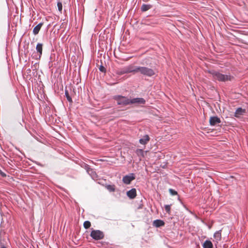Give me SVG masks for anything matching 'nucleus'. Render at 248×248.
Masks as SVG:
<instances>
[{"label": "nucleus", "instance_id": "obj_1", "mask_svg": "<svg viewBox=\"0 0 248 248\" xmlns=\"http://www.w3.org/2000/svg\"><path fill=\"white\" fill-rule=\"evenodd\" d=\"M208 73L212 75L214 80H217L219 82H226L231 81L234 79V77L230 73L224 74L220 73L219 71L215 70H209Z\"/></svg>", "mask_w": 248, "mask_h": 248}, {"label": "nucleus", "instance_id": "obj_2", "mask_svg": "<svg viewBox=\"0 0 248 248\" xmlns=\"http://www.w3.org/2000/svg\"><path fill=\"white\" fill-rule=\"evenodd\" d=\"M138 72L144 76L151 77L155 75L156 70L155 68L137 66V73Z\"/></svg>", "mask_w": 248, "mask_h": 248}, {"label": "nucleus", "instance_id": "obj_3", "mask_svg": "<svg viewBox=\"0 0 248 248\" xmlns=\"http://www.w3.org/2000/svg\"><path fill=\"white\" fill-rule=\"evenodd\" d=\"M130 73H132L134 74L137 73V66L134 65L133 64H130L127 66L124 67L118 72V74L120 75H122L124 74H128Z\"/></svg>", "mask_w": 248, "mask_h": 248}, {"label": "nucleus", "instance_id": "obj_4", "mask_svg": "<svg viewBox=\"0 0 248 248\" xmlns=\"http://www.w3.org/2000/svg\"><path fill=\"white\" fill-rule=\"evenodd\" d=\"M113 98L117 101V103L119 105L127 106L130 105V99L127 97L118 95L114 96Z\"/></svg>", "mask_w": 248, "mask_h": 248}, {"label": "nucleus", "instance_id": "obj_5", "mask_svg": "<svg viewBox=\"0 0 248 248\" xmlns=\"http://www.w3.org/2000/svg\"><path fill=\"white\" fill-rule=\"evenodd\" d=\"M90 236L93 239L95 240H99L104 238V234L103 232L100 230H92Z\"/></svg>", "mask_w": 248, "mask_h": 248}, {"label": "nucleus", "instance_id": "obj_6", "mask_svg": "<svg viewBox=\"0 0 248 248\" xmlns=\"http://www.w3.org/2000/svg\"><path fill=\"white\" fill-rule=\"evenodd\" d=\"M136 178L135 174L133 173H130L127 175H124L123 177V182L126 184L129 185L130 184L132 181L135 180Z\"/></svg>", "mask_w": 248, "mask_h": 248}, {"label": "nucleus", "instance_id": "obj_7", "mask_svg": "<svg viewBox=\"0 0 248 248\" xmlns=\"http://www.w3.org/2000/svg\"><path fill=\"white\" fill-rule=\"evenodd\" d=\"M36 50L38 54L34 55L32 57L36 60H39L42 55L43 44L42 43H38L36 46Z\"/></svg>", "mask_w": 248, "mask_h": 248}, {"label": "nucleus", "instance_id": "obj_8", "mask_svg": "<svg viewBox=\"0 0 248 248\" xmlns=\"http://www.w3.org/2000/svg\"><path fill=\"white\" fill-rule=\"evenodd\" d=\"M146 103L145 100L143 98H134L130 99V104H138V105H144Z\"/></svg>", "mask_w": 248, "mask_h": 248}, {"label": "nucleus", "instance_id": "obj_9", "mask_svg": "<svg viewBox=\"0 0 248 248\" xmlns=\"http://www.w3.org/2000/svg\"><path fill=\"white\" fill-rule=\"evenodd\" d=\"M220 123L221 120L217 116H212L210 118L209 123L211 126H216Z\"/></svg>", "mask_w": 248, "mask_h": 248}, {"label": "nucleus", "instance_id": "obj_10", "mask_svg": "<svg viewBox=\"0 0 248 248\" xmlns=\"http://www.w3.org/2000/svg\"><path fill=\"white\" fill-rule=\"evenodd\" d=\"M126 195L130 199H134L137 196L136 188H133L126 192Z\"/></svg>", "mask_w": 248, "mask_h": 248}, {"label": "nucleus", "instance_id": "obj_11", "mask_svg": "<svg viewBox=\"0 0 248 248\" xmlns=\"http://www.w3.org/2000/svg\"><path fill=\"white\" fill-rule=\"evenodd\" d=\"M246 112L245 109L242 108H237L234 113V116L238 118L240 116L243 115Z\"/></svg>", "mask_w": 248, "mask_h": 248}, {"label": "nucleus", "instance_id": "obj_12", "mask_svg": "<svg viewBox=\"0 0 248 248\" xmlns=\"http://www.w3.org/2000/svg\"><path fill=\"white\" fill-rule=\"evenodd\" d=\"M165 222L161 219H156L153 221V225L156 228H159L165 225Z\"/></svg>", "mask_w": 248, "mask_h": 248}, {"label": "nucleus", "instance_id": "obj_13", "mask_svg": "<svg viewBox=\"0 0 248 248\" xmlns=\"http://www.w3.org/2000/svg\"><path fill=\"white\" fill-rule=\"evenodd\" d=\"M150 138L148 135H144L142 138L140 139L139 142L142 145H146L150 140Z\"/></svg>", "mask_w": 248, "mask_h": 248}, {"label": "nucleus", "instance_id": "obj_14", "mask_svg": "<svg viewBox=\"0 0 248 248\" xmlns=\"http://www.w3.org/2000/svg\"><path fill=\"white\" fill-rule=\"evenodd\" d=\"M89 175L91 177V178L93 180H96L98 177V175L95 172V171L93 169L91 168L90 170L87 172Z\"/></svg>", "mask_w": 248, "mask_h": 248}, {"label": "nucleus", "instance_id": "obj_15", "mask_svg": "<svg viewBox=\"0 0 248 248\" xmlns=\"http://www.w3.org/2000/svg\"><path fill=\"white\" fill-rule=\"evenodd\" d=\"M43 25V23H40L33 28L32 31L33 34L37 35V34H38Z\"/></svg>", "mask_w": 248, "mask_h": 248}, {"label": "nucleus", "instance_id": "obj_16", "mask_svg": "<svg viewBox=\"0 0 248 248\" xmlns=\"http://www.w3.org/2000/svg\"><path fill=\"white\" fill-rule=\"evenodd\" d=\"M203 248H213V245L212 242L209 240H206L202 245Z\"/></svg>", "mask_w": 248, "mask_h": 248}, {"label": "nucleus", "instance_id": "obj_17", "mask_svg": "<svg viewBox=\"0 0 248 248\" xmlns=\"http://www.w3.org/2000/svg\"><path fill=\"white\" fill-rule=\"evenodd\" d=\"M152 7L151 5L143 4L141 6V10L142 12H146L150 9Z\"/></svg>", "mask_w": 248, "mask_h": 248}, {"label": "nucleus", "instance_id": "obj_18", "mask_svg": "<svg viewBox=\"0 0 248 248\" xmlns=\"http://www.w3.org/2000/svg\"><path fill=\"white\" fill-rule=\"evenodd\" d=\"M64 93H65V96L67 101L71 104H72L73 100H72V97L69 95L68 91L66 89L65 90Z\"/></svg>", "mask_w": 248, "mask_h": 248}, {"label": "nucleus", "instance_id": "obj_19", "mask_svg": "<svg viewBox=\"0 0 248 248\" xmlns=\"http://www.w3.org/2000/svg\"><path fill=\"white\" fill-rule=\"evenodd\" d=\"M221 231H217L214 233V237L217 240L219 241L221 238Z\"/></svg>", "mask_w": 248, "mask_h": 248}, {"label": "nucleus", "instance_id": "obj_20", "mask_svg": "<svg viewBox=\"0 0 248 248\" xmlns=\"http://www.w3.org/2000/svg\"><path fill=\"white\" fill-rule=\"evenodd\" d=\"M105 187L109 192H114L115 190V186L114 185H107Z\"/></svg>", "mask_w": 248, "mask_h": 248}, {"label": "nucleus", "instance_id": "obj_21", "mask_svg": "<svg viewBox=\"0 0 248 248\" xmlns=\"http://www.w3.org/2000/svg\"><path fill=\"white\" fill-rule=\"evenodd\" d=\"M91 226V222L89 221H85L83 223V226L85 229H87L89 228Z\"/></svg>", "mask_w": 248, "mask_h": 248}, {"label": "nucleus", "instance_id": "obj_22", "mask_svg": "<svg viewBox=\"0 0 248 248\" xmlns=\"http://www.w3.org/2000/svg\"><path fill=\"white\" fill-rule=\"evenodd\" d=\"M137 154L139 156L141 155V156H144V151L142 149H138L136 150Z\"/></svg>", "mask_w": 248, "mask_h": 248}, {"label": "nucleus", "instance_id": "obj_23", "mask_svg": "<svg viewBox=\"0 0 248 248\" xmlns=\"http://www.w3.org/2000/svg\"><path fill=\"white\" fill-rule=\"evenodd\" d=\"M169 191V192H170V194L171 195H172V196H174V195H178L177 192L176 190H174L173 189L170 188Z\"/></svg>", "mask_w": 248, "mask_h": 248}, {"label": "nucleus", "instance_id": "obj_24", "mask_svg": "<svg viewBox=\"0 0 248 248\" xmlns=\"http://www.w3.org/2000/svg\"><path fill=\"white\" fill-rule=\"evenodd\" d=\"M81 167L85 169V170H86L87 172L91 169L90 166L86 163H83V164L81 166Z\"/></svg>", "mask_w": 248, "mask_h": 248}, {"label": "nucleus", "instance_id": "obj_25", "mask_svg": "<svg viewBox=\"0 0 248 248\" xmlns=\"http://www.w3.org/2000/svg\"><path fill=\"white\" fill-rule=\"evenodd\" d=\"M164 208L166 212L170 214V205H165Z\"/></svg>", "mask_w": 248, "mask_h": 248}, {"label": "nucleus", "instance_id": "obj_26", "mask_svg": "<svg viewBox=\"0 0 248 248\" xmlns=\"http://www.w3.org/2000/svg\"><path fill=\"white\" fill-rule=\"evenodd\" d=\"M99 69L100 71H101L103 73H105L106 72V69L105 67L104 66H103L102 65H101L99 66Z\"/></svg>", "mask_w": 248, "mask_h": 248}, {"label": "nucleus", "instance_id": "obj_27", "mask_svg": "<svg viewBox=\"0 0 248 248\" xmlns=\"http://www.w3.org/2000/svg\"><path fill=\"white\" fill-rule=\"evenodd\" d=\"M58 9L59 11H62V2H58L57 3Z\"/></svg>", "mask_w": 248, "mask_h": 248}, {"label": "nucleus", "instance_id": "obj_28", "mask_svg": "<svg viewBox=\"0 0 248 248\" xmlns=\"http://www.w3.org/2000/svg\"><path fill=\"white\" fill-rule=\"evenodd\" d=\"M0 175L2 176V177H6V174L3 172L0 169Z\"/></svg>", "mask_w": 248, "mask_h": 248}, {"label": "nucleus", "instance_id": "obj_29", "mask_svg": "<svg viewBox=\"0 0 248 248\" xmlns=\"http://www.w3.org/2000/svg\"><path fill=\"white\" fill-rule=\"evenodd\" d=\"M27 71H28V73H29L31 71L30 69H28Z\"/></svg>", "mask_w": 248, "mask_h": 248}, {"label": "nucleus", "instance_id": "obj_30", "mask_svg": "<svg viewBox=\"0 0 248 248\" xmlns=\"http://www.w3.org/2000/svg\"><path fill=\"white\" fill-rule=\"evenodd\" d=\"M0 248H6L5 247H1Z\"/></svg>", "mask_w": 248, "mask_h": 248}]
</instances>
